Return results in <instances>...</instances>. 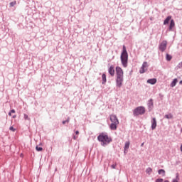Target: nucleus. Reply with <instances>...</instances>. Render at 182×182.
Returning a JSON list of instances; mask_svg holds the SVG:
<instances>
[{"instance_id": "obj_1", "label": "nucleus", "mask_w": 182, "mask_h": 182, "mask_svg": "<svg viewBox=\"0 0 182 182\" xmlns=\"http://www.w3.org/2000/svg\"><path fill=\"white\" fill-rule=\"evenodd\" d=\"M128 60H129V54L127 53V50H126V46H123L122 52L121 53V62L124 68H127Z\"/></svg>"}, {"instance_id": "obj_2", "label": "nucleus", "mask_w": 182, "mask_h": 182, "mask_svg": "<svg viewBox=\"0 0 182 182\" xmlns=\"http://www.w3.org/2000/svg\"><path fill=\"white\" fill-rule=\"evenodd\" d=\"M97 140L102 143V146H107L112 141V138L109 137L107 134L102 133L97 136Z\"/></svg>"}, {"instance_id": "obj_3", "label": "nucleus", "mask_w": 182, "mask_h": 182, "mask_svg": "<svg viewBox=\"0 0 182 182\" xmlns=\"http://www.w3.org/2000/svg\"><path fill=\"white\" fill-rule=\"evenodd\" d=\"M145 112L146 109H144V107H138L134 109V114H135V116H139V114H144Z\"/></svg>"}, {"instance_id": "obj_4", "label": "nucleus", "mask_w": 182, "mask_h": 182, "mask_svg": "<svg viewBox=\"0 0 182 182\" xmlns=\"http://www.w3.org/2000/svg\"><path fill=\"white\" fill-rule=\"evenodd\" d=\"M166 48H167V41H164L160 44L159 49H160V50L161 52H164V50H166Z\"/></svg>"}, {"instance_id": "obj_5", "label": "nucleus", "mask_w": 182, "mask_h": 182, "mask_svg": "<svg viewBox=\"0 0 182 182\" xmlns=\"http://www.w3.org/2000/svg\"><path fill=\"white\" fill-rule=\"evenodd\" d=\"M117 77H123V70L120 67L116 68Z\"/></svg>"}, {"instance_id": "obj_6", "label": "nucleus", "mask_w": 182, "mask_h": 182, "mask_svg": "<svg viewBox=\"0 0 182 182\" xmlns=\"http://www.w3.org/2000/svg\"><path fill=\"white\" fill-rule=\"evenodd\" d=\"M147 68H149V64H147V62H144L141 69L139 70V73H144V72L147 70Z\"/></svg>"}, {"instance_id": "obj_7", "label": "nucleus", "mask_w": 182, "mask_h": 182, "mask_svg": "<svg viewBox=\"0 0 182 182\" xmlns=\"http://www.w3.org/2000/svg\"><path fill=\"white\" fill-rule=\"evenodd\" d=\"M110 120L112 123H114L115 124H119V119H117V117L114 114L110 115Z\"/></svg>"}, {"instance_id": "obj_8", "label": "nucleus", "mask_w": 182, "mask_h": 182, "mask_svg": "<svg viewBox=\"0 0 182 182\" xmlns=\"http://www.w3.org/2000/svg\"><path fill=\"white\" fill-rule=\"evenodd\" d=\"M116 83L118 87H122V85L123 83V77H117Z\"/></svg>"}, {"instance_id": "obj_9", "label": "nucleus", "mask_w": 182, "mask_h": 182, "mask_svg": "<svg viewBox=\"0 0 182 182\" xmlns=\"http://www.w3.org/2000/svg\"><path fill=\"white\" fill-rule=\"evenodd\" d=\"M157 127V121L156 120V118H153L151 120V129L152 130H154Z\"/></svg>"}, {"instance_id": "obj_10", "label": "nucleus", "mask_w": 182, "mask_h": 182, "mask_svg": "<svg viewBox=\"0 0 182 182\" xmlns=\"http://www.w3.org/2000/svg\"><path fill=\"white\" fill-rule=\"evenodd\" d=\"M108 72L111 76H114V67L113 65L110 66L108 69Z\"/></svg>"}, {"instance_id": "obj_11", "label": "nucleus", "mask_w": 182, "mask_h": 182, "mask_svg": "<svg viewBox=\"0 0 182 182\" xmlns=\"http://www.w3.org/2000/svg\"><path fill=\"white\" fill-rule=\"evenodd\" d=\"M147 83H149V85H156V83H157V79L156 78L149 79L147 80Z\"/></svg>"}, {"instance_id": "obj_12", "label": "nucleus", "mask_w": 182, "mask_h": 182, "mask_svg": "<svg viewBox=\"0 0 182 182\" xmlns=\"http://www.w3.org/2000/svg\"><path fill=\"white\" fill-rule=\"evenodd\" d=\"M176 26V23H174V20H171V23L169 25V31H171Z\"/></svg>"}, {"instance_id": "obj_13", "label": "nucleus", "mask_w": 182, "mask_h": 182, "mask_svg": "<svg viewBox=\"0 0 182 182\" xmlns=\"http://www.w3.org/2000/svg\"><path fill=\"white\" fill-rule=\"evenodd\" d=\"M117 124H119L112 123V124H110V129H111V130H117Z\"/></svg>"}, {"instance_id": "obj_14", "label": "nucleus", "mask_w": 182, "mask_h": 182, "mask_svg": "<svg viewBox=\"0 0 182 182\" xmlns=\"http://www.w3.org/2000/svg\"><path fill=\"white\" fill-rule=\"evenodd\" d=\"M171 20V16H168L164 21V25H168V22Z\"/></svg>"}, {"instance_id": "obj_15", "label": "nucleus", "mask_w": 182, "mask_h": 182, "mask_svg": "<svg viewBox=\"0 0 182 182\" xmlns=\"http://www.w3.org/2000/svg\"><path fill=\"white\" fill-rule=\"evenodd\" d=\"M129 147H130V141H127L124 146V153L129 150Z\"/></svg>"}, {"instance_id": "obj_16", "label": "nucleus", "mask_w": 182, "mask_h": 182, "mask_svg": "<svg viewBox=\"0 0 182 182\" xmlns=\"http://www.w3.org/2000/svg\"><path fill=\"white\" fill-rule=\"evenodd\" d=\"M177 82H178L177 78H175L171 84V87H174V86L177 85Z\"/></svg>"}, {"instance_id": "obj_17", "label": "nucleus", "mask_w": 182, "mask_h": 182, "mask_svg": "<svg viewBox=\"0 0 182 182\" xmlns=\"http://www.w3.org/2000/svg\"><path fill=\"white\" fill-rule=\"evenodd\" d=\"M159 174H162L163 177H164V176H166V171H164V169H160L158 171Z\"/></svg>"}, {"instance_id": "obj_18", "label": "nucleus", "mask_w": 182, "mask_h": 182, "mask_svg": "<svg viewBox=\"0 0 182 182\" xmlns=\"http://www.w3.org/2000/svg\"><path fill=\"white\" fill-rule=\"evenodd\" d=\"M106 74H102V85H105L106 83Z\"/></svg>"}, {"instance_id": "obj_19", "label": "nucleus", "mask_w": 182, "mask_h": 182, "mask_svg": "<svg viewBox=\"0 0 182 182\" xmlns=\"http://www.w3.org/2000/svg\"><path fill=\"white\" fill-rule=\"evenodd\" d=\"M152 171H153V169L151 168H148L146 170V173H147V174H151Z\"/></svg>"}, {"instance_id": "obj_20", "label": "nucleus", "mask_w": 182, "mask_h": 182, "mask_svg": "<svg viewBox=\"0 0 182 182\" xmlns=\"http://www.w3.org/2000/svg\"><path fill=\"white\" fill-rule=\"evenodd\" d=\"M166 119H173V114H168L165 115Z\"/></svg>"}, {"instance_id": "obj_21", "label": "nucleus", "mask_w": 182, "mask_h": 182, "mask_svg": "<svg viewBox=\"0 0 182 182\" xmlns=\"http://www.w3.org/2000/svg\"><path fill=\"white\" fill-rule=\"evenodd\" d=\"M36 150H37V151H42V150H43V148L37 146L36 147Z\"/></svg>"}, {"instance_id": "obj_22", "label": "nucleus", "mask_w": 182, "mask_h": 182, "mask_svg": "<svg viewBox=\"0 0 182 182\" xmlns=\"http://www.w3.org/2000/svg\"><path fill=\"white\" fill-rule=\"evenodd\" d=\"M171 59H172L171 55L166 54V60L170 61V60H171Z\"/></svg>"}, {"instance_id": "obj_23", "label": "nucleus", "mask_w": 182, "mask_h": 182, "mask_svg": "<svg viewBox=\"0 0 182 182\" xmlns=\"http://www.w3.org/2000/svg\"><path fill=\"white\" fill-rule=\"evenodd\" d=\"M16 5V1L10 3V6H15Z\"/></svg>"}, {"instance_id": "obj_24", "label": "nucleus", "mask_w": 182, "mask_h": 182, "mask_svg": "<svg viewBox=\"0 0 182 182\" xmlns=\"http://www.w3.org/2000/svg\"><path fill=\"white\" fill-rule=\"evenodd\" d=\"M9 130H11V132H16V129L14 128V127H10Z\"/></svg>"}, {"instance_id": "obj_25", "label": "nucleus", "mask_w": 182, "mask_h": 182, "mask_svg": "<svg viewBox=\"0 0 182 182\" xmlns=\"http://www.w3.org/2000/svg\"><path fill=\"white\" fill-rule=\"evenodd\" d=\"M24 119L25 120H29V117H28V114H24Z\"/></svg>"}, {"instance_id": "obj_26", "label": "nucleus", "mask_w": 182, "mask_h": 182, "mask_svg": "<svg viewBox=\"0 0 182 182\" xmlns=\"http://www.w3.org/2000/svg\"><path fill=\"white\" fill-rule=\"evenodd\" d=\"M117 164H112V166H111V168H116V167H117Z\"/></svg>"}, {"instance_id": "obj_27", "label": "nucleus", "mask_w": 182, "mask_h": 182, "mask_svg": "<svg viewBox=\"0 0 182 182\" xmlns=\"http://www.w3.org/2000/svg\"><path fill=\"white\" fill-rule=\"evenodd\" d=\"M66 123H69V119L63 122V124H66Z\"/></svg>"}, {"instance_id": "obj_28", "label": "nucleus", "mask_w": 182, "mask_h": 182, "mask_svg": "<svg viewBox=\"0 0 182 182\" xmlns=\"http://www.w3.org/2000/svg\"><path fill=\"white\" fill-rule=\"evenodd\" d=\"M156 182H163V179H156Z\"/></svg>"}, {"instance_id": "obj_29", "label": "nucleus", "mask_w": 182, "mask_h": 182, "mask_svg": "<svg viewBox=\"0 0 182 182\" xmlns=\"http://www.w3.org/2000/svg\"><path fill=\"white\" fill-rule=\"evenodd\" d=\"M150 103H151V105L153 106V100H150Z\"/></svg>"}, {"instance_id": "obj_30", "label": "nucleus", "mask_w": 182, "mask_h": 182, "mask_svg": "<svg viewBox=\"0 0 182 182\" xmlns=\"http://www.w3.org/2000/svg\"><path fill=\"white\" fill-rule=\"evenodd\" d=\"M10 112L15 113V109H11Z\"/></svg>"}, {"instance_id": "obj_31", "label": "nucleus", "mask_w": 182, "mask_h": 182, "mask_svg": "<svg viewBox=\"0 0 182 182\" xmlns=\"http://www.w3.org/2000/svg\"><path fill=\"white\" fill-rule=\"evenodd\" d=\"M9 116H12V112H10L9 113Z\"/></svg>"}, {"instance_id": "obj_32", "label": "nucleus", "mask_w": 182, "mask_h": 182, "mask_svg": "<svg viewBox=\"0 0 182 182\" xmlns=\"http://www.w3.org/2000/svg\"><path fill=\"white\" fill-rule=\"evenodd\" d=\"M75 134H77V135L79 134V131H76Z\"/></svg>"}, {"instance_id": "obj_33", "label": "nucleus", "mask_w": 182, "mask_h": 182, "mask_svg": "<svg viewBox=\"0 0 182 182\" xmlns=\"http://www.w3.org/2000/svg\"><path fill=\"white\" fill-rule=\"evenodd\" d=\"M76 139H77V136H74V139L76 140Z\"/></svg>"}, {"instance_id": "obj_34", "label": "nucleus", "mask_w": 182, "mask_h": 182, "mask_svg": "<svg viewBox=\"0 0 182 182\" xmlns=\"http://www.w3.org/2000/svg\"><path fill=\"white\" fill-rule=\"evenodd\" d=\"M143 146H144V143H142V144H141V147H143Z\"/></svg>"}, {"instance_id": "obj_35", "label": "nucleus", "mask_w": 182, "mask_h": 182, "mask_svg": "<svg viewBox=\"0 0 182 182\" xmlns=\"http://www.w3.org/2000/svg\"><path fill=\"white\" fill-rule=\"evenodd\" d=\"M179 84H180V85H182V80H181V81L179 82Z\"/></svg>"}, {"instance_id": "obj_36", "label": "nucleus", "mask_w": 182, "mask_h": 182, "mask_svg": "<svg viewBox=\"0 0 182 182\" xmlns=\"http://www.w3.org/2000/svg\"><path fill=\"white\" fill-rule=\"evenodd\" d=\"M173 182H178L177 180H173Z\"/></svg>"}, {"instance_id": "obj_37", "label": "nucleus", "mask_w": 182, "mask_h": 182, "mask_svg": "<svg viewBox=\"0 0 182 182\" xmlns=\"http://www.w3.org/2000/svg\"><path fill=\"white\" fill-rule=\"evenodd\" d=\"M15 117H16V116H14L13 118L15 119Z\"/></svg>"}, {"instance_id": "obj_38", "label": "nucleus", "mask_w": 182, "mask_h": 182, "mask_svg": "<svg viewBox=\"0 0 182 182\" xmlns=\"http://www.w3.org/2000/svg\"><path fill=\"white\" fill-rule=\"evenodd\" d=\"M164 182H168V181H165Z\"/></svg>"}]
</instances>
